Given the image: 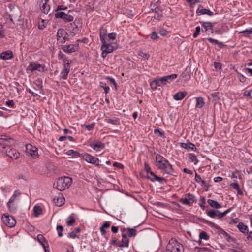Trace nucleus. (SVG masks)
<instances>
[{
	"instance_id": "nucleus-1",
	"label": "nucleus",
	"mask_w": 252,
	"mask_h": 252,
	"mask_svg": "<svg viewBox=\"0 0 252 252\" xmlns=\"http://www.w3.org/2000/svg\"><path fill=\"white\" fill-rule=\"evenodd\" d=\"M158 168L164 174H172L173 169L169 162L162 156L158 155Z\"/></svg>"
},
{
	"instance_id": "nucleus-2",
	"label": "nucleus",
	"mask_w": 252,
	"mask_h": 252,
	"mask_svg": "<svg viewBox=\"0 0 252 252\" xmlns=\"http://www.w3.org/2000/svg\"><path fill=\"white\" fill-rule=\"evenodd\" d=\"M162 252H184V247L174 238L171 239Z\"/></svg>"
},
{
	"instance_id": "nucleus-3",
	"label": "nucleus",
	"mask_w": 252,
	"mask_h": 252,
	"mask_svg": "<svg viewBox=\"0 0 252 252\" xmlns=\"http://www.w3.org/2000/svg\"><path fill=\"white\" fill-rule=\"evenodd\" d=\"M72 179L69 177H64L59 178L56 182L54 184V186L60 191L65 190L68 189L72 183Z\"/></svg>"
},
{
	"instance_id": "nucleus-4",
	"label": "nucleus",
	"mask_w": 252,
	"mask_h": 252,
	"mask_svg": "<svg viewBox=\"0 0 252 252\" xmlns=\"http://www.w3.org/2000/svg\"><path fill=\"white\" fill-rule=\"evenodd\" d=\"M20 195L21 193L18 190L15 191L7 203V206L10 212L12 213L16 212L18 208L16 202L18 200V197Z\"/></svg>"
},
{
	"instance_id": "nucleus-5",
	"label": "nucleus",
	"mask_w": 252,
	"mask_h": 252,
	"mask_svg": "<svg viewBox=\"0 0 252 252\" xmlns=\"http://www.w3.org/2000/svg\"><path fill=\"white\" fill-rule=\"evenodd\" d=\"M118 47L116 44H112L108 42L104 41L102 42L101 50L102 51L101 56L103 58H105L107 54L112 53L116 50Z\"/></svg>"
},
{
	"instance_id": "nucleus-6",
	"label": "nucleus",
	"mask_w": 252,
	"mask_h": 252,
	"mask_svg": "<svg viewBox=\"0 0 252 252\" xmlns=\"http://www.w3.org/2000/svg\"><path fill=\"white\" fill-rule=\"evenodd\" d=\"M46 70L47 69H45V66L44 65L40 64L34 62H31L27 68V70L30 71L31 72H33L36 71L43 72Z\"/></svg>"
},
{
	"instance_id": "nucleus-7",
	"label": "nucleus",
	"mask_w": 252,
	"mask_h": 252,
	"mask_svg": "<svg viewBox=\"0 0 252 252\" xmlns=\"http://www.w3.org/2000/svg\"><path fill=\"white\" fill-rule=\"evenodd\" d=\"M14 140L11 138H8L6 135L0 136V145L2 146L3 150L7 149L14 144Z\"/></svg>"
},
{
	"instance_id": "nucleus-8",
	"label": "nucleus",
	"mask_w": 252,
	"mask_h": 252,
	"mask_svg": "<svg viewBox=\"0 0 252 252\" xmlns=\"http://www.w3.org/2000/svg\"><path fill=\"white\" fill-rule=\"evenodd\" d=\"M2 220L3 223L9 227H14L16 223L15 219L8 214H4L2 216Z\"/></svg>"
},
{
	"instance_id": "nucleus-9",
	"label": "nucleus",
	"mask_w": 252,
	"mask_h": 252,
	"mask_svg": "<svg viewBox=\"0 0 252 252\" xmlns=\"http://www.w3.org/2000/svg\"><path fill=\"white\" fill-rule=\"evenodd\" d=\"M2 152L5 153L7 156L12 159H17L20 157L19 152L15 149L11 147H8L7 149L2 150Z\"/></svg>"
},
{
	"instance_id": "nucleus-10",
	"label": "nucleus",
	"mask_w": 252,
	"mask_h": 252,
	"mask_svg": "<svg viewBox=\"0 0 252 252\" xmlns=\"http://www.w3.org/2000/svg\"><path fill=\"white\" fill-rule=\"evenodd\" d=\"M196 201L195 196L191 194L188 193L186 195L184 198H181L180 202L184 205L191 206L192 203Z\"/></svg>"
},
{
	"instance_id": "nucleus-11",
	"label": "nucleus",
	"mask_w": 252,
	"mask_h": 252,
	"mask_svg": "<svg viewBox=\"0 0 252 252\" xmlns=\"http://www.w3.org/2000/svg\"><path fill=\"white\" fill-rule=\"evenodd\" d=\"M177 77V75L176 74H172L170 75L162 77L158 79V86H160L161 84L162 85H166L168 83H170Z\"/></svg>"
},
{
	"instance_id": "nucleus-12",
	"label": "nucleus",
	"mask_w": 252,
	"mask_h": 252,
	"mask_svg": "<svg viewBox=\"0 0 252 252\" xmlns=\"http://www.w3.org/2000/svg\"><path fill=\"white\" fill-rule=\"evenodd\" d=\"M27 154L29 155H31L33 158H36L38 157L39 155L37 152V148L33 146L30 144L26 145Z\"/></svg>"
},
{
	"instance_id": "nucleus-13",
	"label": "nucleus",
	"mask_w": 252,
	"mask_h": 252,
	"mask_svg": "<svg viewBox=\"0 0 252 252\" xmlns=\"http://www.w3.org/2000/svg\"><path fill=\"white\" fill-rule=\"evenodd\" d=\"M83 159L89 163L95 164L96 166L99 167V160L98 158H95L94 156L89 154H86L83 156Z\"/></svg>"
},
{
	"instance_id": "nucleus-14",
	"label": "nucleus",
	"mask_w": 252,
	"mask_h": 252,
	"mask_svg": "<svg viewBox=\"0 0 252 252\" xmlns=\"http://www.w3.org/2000/svg\"><path fill=\"white\" fill-rule=\"evenodd\" d=\"M79 49L78 44H69L64 45L62 47V50L67 53H71L77 51Z\"/></svg>"
},
{
	"instance_id": "nucleus-15",
	"label": "nucleus",
	"mask_w": 252,
	"mask_h": 252,
	"mask_svg": "<svg viewBox=\"0 0 252 252\" xmlns=\"http://www.w3.org/2000/svg\"><path fill=\"white\" fill-rule=\"evenodd\" d=\"M58 57L59 60H62L63 62V66L70 65L72 61L68 59L64 54L61 52V51L59 52Z\"/></svg>"
},
{
	"instance_id": "nucleus-16",
	"label": "nucleus",
	"mask_w": 252,
	"mask_h": 252,
	"mask_svg": "<svg viewBox=\"0 0 252 252\" xmlns=\"http://www.w3.org/2000/svg\"><path fill=\"white\" fill-rule=\"evenodd\" d=\"M0 58L3 60L11 59L13 58V53L10 50L3 52L0 54Z\"/></svg>"
},
{
	"instance_id": "nucleus-17",
	"label": "nucleus",
	"mask_w": 252,
	"mask_h": 252,
	"mask_svg": "<svg viewBox=\"0 0 252 252\" xmlns=\"http://www.w3.org/2000/svg\"><path fill=\"white\" fill-rule=\"evenodd\" d=\"M90 145L91 148L96 151H99L100 149L104 148L105 147L104 144L100 141L92 143Z\"/></svg>"
},
{
	"instance_id": "nucleus-18",
	"label": "nucleus",
	"mask_w": 252,
	"mask_h": 252,
	"mask_svg": "<svg viewBox=\"0 0 252 252\" xmlns=\"http://www.w3.org/2000/svg\"><path fill=\"white\" fill-rule=\"evenodd\" d=\"M187 94L186 91L179 92L173 95V99L175 100H182Z\"/></svg>"
},
{
	"instance_id": "nucleus-19",
	"label": "nucleus",
	"mask_w": 252,
	"mask_h": 252,
	"mask_svg": "<svg viewBox=\"0 0 252 252\" xmlns=\"http://www.w3.org/2000/svg\"><path fill=\"white\" fill-rule=\"evenodd\" d=\"M70 70V65L63 66V69L61 71V77L63 79H66Z\"/></svg>"
},
{
	"instance_id": "nucleus-20",
	"label": "nucleus",
	"mask_w": 252,
	"mask_h": 252,
	"mask_svg": "<svg viewBox=\"0 0 252 252\" xmlns=\"http://www.w3.org/2000/svg\"><path fill=\"white\" fill-rule=\"evenodd\" d=\"M202 26L204 29L205 32L208 31L211 32L212 33L213 32V29L212 25V23L209 22H203Z\"/></svg>"
},
{
	"instance_id": "nucleus-21",
	"label": "nucleus",
	"mask_w": 252,
	"mask_h": 252,
	"mask_svg": "<svg viewBox=\"0 0 252 252\" xmlns=\"http://www.w3.org/2000/svg\"><path fill=\"white\" fill-rule=\"evenodd\" d=\"M100 38L101 42H104L107 39V31L103 28L100 30Z\"/></svg>"
},
{
	"instance_id": "nucleus-22",
	"label": "nucleus",
	"mask_w": 252,
	"mask_h": 252,
	"mask_svg": "<svg viewBox=\"0 0 252 252\" xmlns=\"http://www.w3.org/2000/svg\"><path fill=\"white\" fill-rule=\"evenodd\" d=\"M196 14L197 15L207 14L209 16H212L213 15V12H212L210 10L207 9H198L196 10Z\"/></svg>"
},
{
	"instance_id": "nucleus-23",
	"label": "nucleus",
	"mask_w": 252,
	"mask_h": 252,
	"mask_svg": "<svg viewBox=\"0 0 252 252\" xmlns=\"http://www.w3.org/2000/svg\"><path fill=\"white\" fill-rule=\"evenodd\" d=\"M37 238L39 242L42 245L45 251H46V246H48V244L43 235L38 234L37 236Z\"/></svg>"
},
{
	"instance_id": "nucleus-24",
	"label": "nucleus",
	"mask_w": 252,
	"mask_h": 252,
	"mask_svg": "<svg viewBox=\"0 0 252 252\" xmlns=\"http://www.w3.org/2000/svg\"><path fill=\"white\" fill-rule=\"evenodd\" d=\"M54 202L57 206H61L64 204L65 202V199L62 196H59L57 198L54 199Z\"/></svg>"
},
{
	"instance_id": "nucleus-25",
	"label": "nucleus",
	"mask_w": 252,
	"mask_h": 252,
	"mask_svg": "<svg viewBox=\"0 0 252 252\" xmlns=\"http://www.w3.org/2000/svg\"><path fill=\"white\" fill-rule=\"evenodd\" d=\"M207 202L209 204V205L213 208H215L216 209H219L221 207V205L215 200L208 199L207 200Z\"/></svg>"
},
{
	"instance_id": "nucleus-26",
	"label": "nucleus",
	"mask_w": 252,
	"mask_h": 252,
	"mask_svg": "<svg viewBox=\"0 0 252 252\" xmlns=\"http://www.w3.org/2000/svg\"><path fill=\"white\" fill-rule=\"evenodd\" d=\"M181 147L183 148L187 149H191L193 151L196 150V148L195 147V145L191 142H189L188 143H181Z\"/></svg>"
},
{
	"instance_id": "nucleus-27",
	"label": "nucleus",
	"mask_w": 252,
	"mask_h": 252,
	"mask_svg": "<svg viewBox=\"0 0 252 252\" xmlns=\"http://www.w3.org/2000/svg\"><path fill=\"white\" fill-rule=\"evenodd\" d=\"M237 227L242 233H248V226L245 225L243 223L239 222L237 225Z\"/></svg>"
},
{
	"instance_id": "nucleus-28",
	"label": "nucleus",
	"mask_w": 252,
	"mask_h": 252,
	"mask_svg": "<svg viewBox=\"0 0 252 252\" xmlns=\"http://www.w3.org/2000/svg\"><path fill=\"white\" fill-rule=\"evenodd\" d=\"M205 102L203 98L198 97L196 98V107L201 108L204 105Z\"/></svg>"
},
{
	"instance_id": "nucleus-29",
	"label": "nucleus",
	"mask_w": 252,
	"mask_h": 252,
	"mask_svg": "<svg viewBox=\"0 0 252 252\" xmlns=\"http://www.w3.org/2000/svg\"><path fill=\"white\" fill-rule=\"evenodd\" d=\"M209 225L212 227H213V228H215V229H216L218 230V232L219 233V234L223 235V234H225V231L223 229L221 228L220 227H219L218 225L216 224L215 223H213V222H210Z\"/></svg>"
},
{
	"instance_id": "nucleus-30",
	"label": "nucleus",
	"mask_w": 252,
	"mask_h": 252,
	"mask_svg": "<svg viewBox=\"0 0 252 252\" xmlns=\"http://www.w3.org/2000/svg\"><path fill=\"white\" fill-rule=\"evenodd\" d=\"M209 99H211L213 101L219 100L220 99V94L219 92H215L210 94Z\"/></svg>"
},
{
	"instance_id": "nucleus-31",
	"label": "nucleus",
	"mask_w": 252,
	"mask_h": 252,
	"mask_svg": "<svg viewBox=\"0 0 252 252\" xmlns=\"http://www.w3.org/2000/svg\"><path fill=\"white\" fill-rule=\"evenodd\" d=\"M64 35H67L66 32L63 29H59L57 34V40L59 41Z\"/></svg>"
},
{
	"instance_id": "nucleus-32",
	"label": "nucleus",
	"mask_w": 252,
	"mask_h": 252,
	"mask_svg": "<svg viewBox=\"0 0 252 252\" xmlns=\"http://www.w3.org/2000/svg\"><path fill=\"white\" fill-rule=\"evenodd\" d=\"M33 211L34 213V216L38 217L39 215L42 213V210L40 206L36 205L33 208Z\"/></svg>"
},
{
	"instance_id": "nucleus-33",
	"label": "nucleus",
	"mask_w": 252,
	"mask_h": 252,
	"mask_svg": "<svg viewBox=\"0 0 252 252\" xmlns=\"http://www.w3.org/2000/svg\"><path fill=\"white\" fill-rule=\"evenodd\" d=\"M41 9L44 13L47 14L50 11V7L49 5L47 3H44L41 8Z\"/></svg>"
},
{
	"instance_id": "nucleus-34",
	"label": "nucleus",
	"mask_w": 252,
	"mask_h": 252,
	"mask_svg": "<svg viewBox=\"0 0 252 252\" xmlns=\"http://www.w3.org/2000/svg\"><path fill=\"white\" fill-rule=\"evenodd\" d=\"M195 250H197V252H213L211 249L206 247L199 248L196 247H195Z\"/></svg>"
},
{
	"instance_id": "nucleus-35",
	"label": "nucleus",
	"mask_w": 252,
	"mask_h": 252,
	"mask_svg": "<svg viewBox=\"0 0 252 252\" xmlns=\"http://www.w3.org/2000/svg\"><path fill=\"white\" fill-rule=\"evenodd\" d=\"M67 154L68 155H72L74 158H77L80 156V154L73 150H69L67 152Z\"/></svg>"
},
{
	"instance_id": "nucleus-36",
	"label": "nucleus",
	"mask_w": 252,
	"mask_h": 252,
	"mask_svg": "<svg viewBox=\"0 0 252 252\" xmlns=\"http://www.w3.org/2000/svg\"><path fill=\"white\" fill-rule=\"evenodd\" d=\"M189 158L190 159L191 161L193 162L195 164H196L198 162V160L197 159L196 156L194 154H189Z\"/></svg>"
},
{
	"instance_id": "nucleus-37",
	"label": "nucleus",
	"mask_w": 252,
	"mask_h": 252,
	"mask_svg": "<svg viewBox=\"0 0 252 252\" xmlns=\"http://www.w3.org/2000/svg\"><path fill=\"white\" fill-rule=\"evenodd\" d=\"M128 236L130 237H134L136 234V230L133 228H127Z\"/></svg>"
},
{
	"instance_id": "nucleus-38",
	"label": "nucleus",
	"mask_w": 252,
	"mask_h": 252,
	"mask_svg": "<svg viewBox=\"0 0 252 252\" xmlns=\"http://www.w3.org/2000/svg\"><path fill=\"white\" fill-rule=\"evenodd\" d=\"M148 174L150 175L148 177L151 181L158 180V175H156L153 172L150 171Z\"/></svg>"
},
{
	"instance_id": "nucleus-39",
	"label": "nucleus",
	"mask_w": 252,
	"mask_h": 252,
	"mask_svg": "<svg viewBox=\"0 0 252 252\" xmlns=\"http://www.w3.org/2000/svg\"><path fill=\"white\" fill-rule=\"evenodd\" d=\"M129 240L128 239H122L121 244L119 245L120 247H127L128 246Z\"/></svg>"
},
{
	"instance_id": "nucleus-40",
	"label": "nucleus",
	"mask_w": 252,
	"mask_h": 252,
	"mask_svg": "<svg viewBox=\"0 0 252 252\" xmlns=\"http://www.w3.org/2000/svg\"><path fill=\"white\" fill-rule=\"evenodd\" d=\"M199 238L200 239L204 240H208L209 239V236L207 233L204 231H202L199 234Z\"/></svg>"
},
{
	"instance_id": "nucleus-41",
	"label": "nucleus",
	"mask_w": 252,
	"mask_h": 252,
	"mask_svg": "<svg viewBox=\"0 0 252 252\" xmlns=\"http://www.w3.org/2000/svg\"><path fill=\"white\" fill-rule=\"evenodd\" d=\"M64 20L65 22H71L73 20V16L71 15H68L66 13H65L64 16H63V19Z\"/></svg>"
},
{
	"instance_id": "nucleus-42",
	"label": "nucleus",
	"mask_w": 252,
	"mask_h": 252,
	"mask_svg": "<svg viewBox=\"0 0 252 252\" xmlns=\"http://www.w3.org/2000/svg\"><path fill=\"white\" fill-rule=\"evenodd\" d=\"M116 33L114 32L107 34V39L106 40V42H108L109 40H115L116 39Z\"/></svg>"
},
{
	"instance_id": "nucleus-43",
	"label": "nucleus",
	"mask_w": 252,
	"mask_h": 252,
	"mask_svg": "<svg viewBox=\"0 0 252 252\" xmlns=\"http://www.w3.org/2000/svg\"><path fill=\"white\" fill-rule=\"evenodd\" d=\"M65 13L62 11H57V13L55 14V17L56 18H61L63 19V16H64Z\"/></svg>"
},
{
	"instance_id": "nucleus-44",
	"label": "nucleus",
	"mask_w": 252,
	"mask_h": 252,
	"mask_svg": "<svg viewBox=\"0 0 252 252\" xmlns=\"http://www.w3.org/2000/svg\"><path fill=\"white\" fill-rule=\"evenodd\" d=\"M217 212L219 211H215L214 210H211L207 212V214L211 218H215L217 216L216 212Z\"/></svg>"
},
{
	"instance_id": "nucleus-45",
	"label": "nucleus",
	"mask_w": 252,
	"mask_h": 252,
	"mask_svg": "<svg viewBox=\"0 0 252 252\" xmlns=\"http://www.w3.org/2000/svg\"><path fill=\"white\" fill-rule=\"evenodd\" d=\"M150 86L153 90H156L158 87V79H156L151 82Z\"/></svg>"
},
{
	"instance_id": "nucleus-46",
	"label": "nucleus",
	"mask_w": 252,
	"mask_h": 252,
	"mask_svg": "<svg viewBox=\"0 0 252 252\" xmlns=\"http://www.w3.org/2000/svg\"><path fill=\"white\" fill-rule=\"evenodd\" d=\"M63 228L62 225H59L57 227V230L58 231V235L59 237H62L63 236Z\"/></svg>"
},
{
	"instance_id": "nucleus-47",
	"label": "nucleus",
	"mask_w": 252,
	"mask_h": 252,
	"mask_svg": "<svg viewBox=\"0 0 252 252\" xmlns=\"http://www.w3.org/2000/svg\"><path fill=\"white\" fill-rule=\"evenodd\" d=\"M70 25L71 26H75V27H73L72 31H71V32L73 33V35H74L78 32L79 29H78L77 26L76 25L75 23H71V24H70Z\"/></svg>"
},
{
	"instance_id": "nucleus-48",
	"label": "nucleus",
	"mask_w": 252,
	"mask_h": 252,
	"mask_svg": "<svg viewBox=\"0 0 252 252\" xmlns=\"http://www.w3.org/2000/svg\"><path fill=\"white\" fill-rule=\"evenodd\" d=\"M107 122L111 124L117 125L119 123V119L118 118L115 119H109L107 120Z\"/></svg>"
},
{
	"instance_id": "nucleus-49",
	"label": "nucleus",
	"mask_w": 252,
	"mask_h": 252,
	"mask_svg": "<svg viewBox=\"0 0 252 252\" xmlns=\"http://www.w3.org/2000/svg\"><path fill=\"white\" fill-rule=\"evenodd\" d=\"M200 27L199 26H197L195 28V31L193 34V38H196L200 33Z\"/></svg>"
},
{
	"instance_id": "nucleus-50",
	"label": "nucleus",
	"mask_w": 252,
	"mask_h": 252,
	"mask_svg": "<svg viewBox=\"0 0 252 252\" xmlns=\"http://www.w3.org/2000/svg\"><path fill=\"white\" fill-rule=\"evenodd\" d=\"M75 219L73 217H70L69 220L66 222L67 225L68 226H71L75 222Z\"/></svg>"
},
{
	"instance_id": "nucleus-51",
	"label": "nucleus",
	"mask_w": 252,
	"mask_h": 252,
	"mask_svg": "<svg viewBox=\"0 0 252 252\" xmlns=\"http://www.w3.org/2000/svg\"><path fill=\"white\" fill-rule=\"evenodd\" d=\"M84 126L89 131L92 130L93 129L95 126L94 123H92L90 125H84Z\"/></svg>"
},
{
	"instance_id": "nucleus-52",
	"label": "nucleus",
	"mask_w": 252,
	"mask_h": 252,
	"mask_svg": "<svg viewBox=\"0 0 252 252\" xmlns=\"http://www.w3.org/2000/svg\"><path fill=\"white\" fill-rule=\"evenodd\" d=\"M68 236L72 239H74L75 238H79V236L77 235V234L74 232V231H72V232L69 233Z\"/></svg>"
},
{
	"instance_id": "nucleus-53",
	"label": "nucleus",
	"mask_w": 252,
	"mask_h": 252,
	"mask_svg": "<svg viewBox=\"0 0 252 252\" xmlns=\"http://www.w3.org/2000/svg\"><path fill=\"white\" fill-rule=\"evenodd\" d=\"M67 9V7L64 5H59L58 6L56 11H59L61 10H66Z\"/></svg>"
},
{
	"instance_id": "nucleus-54",
	"label": "nucleus",
	"mask_w": 252,
	"mask_h": 252,
	"mask_svg": "<svg viewBox=\"0 0 252 252\" xmlns=\"http://www.w3.org/2000/svg\"><path fill=\"white\" fill-rule=\"evenodd\" d=\"M138 55L139 56H141V57L145 58L146 60H147L149 58V56L148 54H147L142 51L139 52L138 53Z\"/></svg>"
},
{
	"instance_id": "nucleus-55",
	"label": "nucleus",
	"mask_w": 252,
	"mask_h": 252,
	"mask_svg": "<svg viewBox=\"0 0 252 252\" xmlns=\"http://www.w3.org/2000/svg\"><path fill=\"white\" fill-rule=\"evenodd\" d=\"M214 67L216 69L220 70L221 69V64L219 62H214Z\"/></svg>"
},
{
	"instance_id": "nucleus-56",
	"label": "nucleus",
	"mask_w": 252,
	"mask_h": 252,
	"mask_svg": "<svg viewBox=\"0 0 252 252\" xmlns=\"http://www.w3.org/2000/svg\"><path fill=\"white\" fill-rule=\"evenodd\" d=\"M241 33L246 34L247 35L252 33V29H246L240 32Z\"/></svg>"
},
{
	"instance_id": "nucleus-57",
	"label": "nucleus",
	"mask_w": 252,
	"mask_h": 252,
	"mask_svg": "<svg viewBox=\"0 0 252 252\" xmlns=\"http://www.w3.org/2000/svg\"><path fill=\"white\" fill-rule=\"evenodd\" d=\"M159 33L161 35H162L163 36H166L168 34L169 32L167 31L164 30V29H162L159 31Z\"/></svg>"
},
{
	"instance_id": "nucleus-58",
	"label": "nucleus",
	"mask_w": 252,
	"mask_h": 252,
	"mask_svg": "<svg viewBox=\"0 0 252 252\" xmlns=\"http://www.w3.org/2000/svg\"><path fill=\"white\" fill-rule=\"evenodd\" d=\"M67 40H68V37L66 35H64L61 38L59 42L61 43H64Z\"/></svg>"
},
{
	"instance_id": "nucleus-59",
	"label": "nucleus",
	"mask_w": 252,
	"mask_h": 252,
	"mask_svg": "<svg viewBox=\"0 0 252 252\" xmlns=\"http://www.w3.org/2000/svg\"><path fill=\"white\" fill-rule=\"evenodd\" d=\"M195 180L196 182L200 183L203 180L201 178L200 175H198L197 173H195Z\"/></svg>"
},
{
	"instance_id": "nucleus-60",
	"label": "nucleus",
	"mask_w": 252,
	"mask_h": 252,
	"mask_svg": "<svg viewBox=\"0 0 252 252\" xmlns=\"http://www.w3.org/2000/svg\"><path fill=\"white\" fill-rule=\"evenodd\" d=\"M187 1L191 5H194L199 2V0H187Z\"/></svg>"
},
{
	"instance_id": "nucleus-61",
	"label": "nucleus",
	"mask_w": 252,
	"mask_h": 252,
	"mask_svg": "<svg viewBox=\"0 0 252 252\" xmlns=\"http://www.w3.org/2000/svg\"><path fill=\"white\" fill-rule=\"evenodd\" d=\"M110 225V222L109 221H105L103 225L101 226V227H103V229L108 228L109 227Z\"/></svg>"
},
{
	"instance_id": "nucleus-62",
	"label": "nucleus",
	"mask_w": 252,
	"mask_h": 252,
	"mask_svg": "<svg viewBox=\"0 0 252 252\" xmlns=\"http://www.w3.org/2000/svg\"><path fill=\"white\" fill-rule=\"evenodd\" d=\"M45 22V20H41V22L40 23H39V25H38L39 29H43L45 28V24H44Z\"/></svg>"
},
{
	"instance_id": "nucleus-63",
	"label": "nucleus",
	"mask_w": 252,
	"mask_h": 252,
	"mask_svg": "<svg viewBox=\"0 0 252 252\" xmlns=\"http://www.w3.org/2000/svg\"><path fill=\"white\" fill-rule=\"evenodd\" d=\"M113 165L114 166V167H117L118 168H119L120 169H123L124 168V166L123 164H122L121 163H118V162H114L113 164Z\"/></svg>"
},
{
	"instance_id": "nucleus-64",
	"label": "nucleus",
	"mask_w": 252,
	"mask_h": 252,
	"mask_svg": "<svg viewBox=\"0 0 252 252\" xmlns=\"http://www.w3.org/2000/svg\"><path fill=\"white\" fill-rule=\"evenodd\" d=\"M158 38L157 33L156 32L154 31L152 32V34H151V39L155 40L156 39Z\"/></svg>"
}]
</instances>
